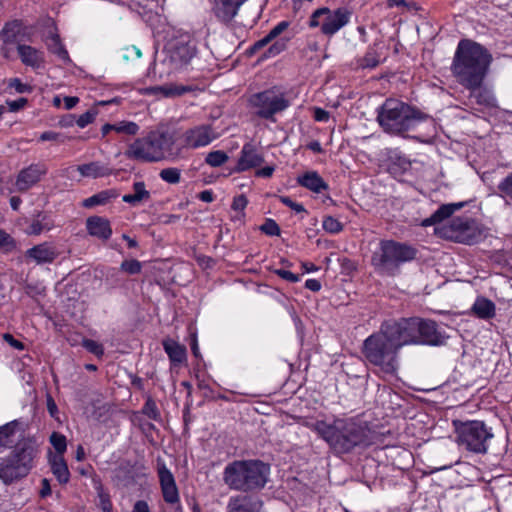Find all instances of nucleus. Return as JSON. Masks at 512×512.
Returning a JSON list of instances; mask_svg holds the SVG:
<instances>
[{"mask_svg":"<svg viewBox=\"0 0 512 512\" xmlns=\"http://www.w3.org/2000/svg\"><path fill=\"white\" fill-rule=\"evenodd\" d=\"M18 425L19 422L14 420L3 426H0V451L12 446L14 442L13 437Z\"/></svg>","mask_w":512,"mask_h":512,"instance_id":"nucleus-38","label":"nucleus"},{"mask_svg":"<svg viewBox=\"0 0 512 512\" xmlns=\"http://www.w3.org/2000/svg\"><path fill=\"white\" fill-rule=\"evenodd\" d=\"M325 13H329V8L327 7H322V8H318L316 9L311 17H310V20H309V26L311 28H315V27H318L320 26V24H322V22H320V18L321 17H324L325 16Z\"/></svg>","mask_w":512,"mask_h":512,"instance_id":"nucleus-52","label":"nucleus"},{"mask_svg":"<svg viewBox=\"0 0 512 512\" xmlns=\"http://www.w3.org/2000/svg\"><path fill=\"white\" fill-rule=\"evenodd\" d=\"M297 183L315 193H320L321 191L328 189V184L316 171H309L304 173L302 176H299L297 178Z\"/></svg>","mask_w":512,"mask_h":512,"instance_id":"nucleus-27","label":"nucleus"},{"mask_svg":"<svg viewBox=\"0 0 512 512\" xmlns=\"http://www.w3.org/2000/svg\"><path fill=\"white\" fill-rule=\"evenodd\" d=\"M51 470L61 484H66L70 478L68 466L60 455H54L51 460Z\"/></svg>","mask_w":512,"mask_h":512,"instance_id":"nucleus-33","label":"nucleus"},{"mask_svg":"<svg viewBox=\"0 0 512 512\" xmlns=\"http://www.w3.org/2000/svg\"><path fill=\"white\" fill-rule=\"evenodd\" d=\"M320 428L323 440L337 454L350 453L355 448H367L379 440V434L368 423L356 417L335 418L329 426Z\"/></svg>","mask_w":512,"mask_h":512,"instance_id":"nucleus-2","label":"nucleus"},{"mask_svg":"<svg viewBox=\"0 0 512 512\" xmlns=\"http://www.w3.org/2000/svg\"><path fill=\"white\" fill-rule=\"evenodd\" d=\"M289 26V22L281 21L275 27H273L267 36L272 40L278 37L282 32H284Z\"/></svg>","mask_w":512,"mask_h":512,"instance_id":"nucleus-60","label":"nucleus"},{"mask_svg":"<svg viewBox=\"0 0 512 512\" xmlns=\"http://www.w3.org/2000/svg\"><path fill=\"white\" fill-rule=\"evenodd\" d=\"M157 472L164 501L170 505H178L180 509V496L175 478L165 463H158Z\"/></svg>","mask_w":512,"mask_h":512,"instance_id":"nucleus-14","label":"nucleus"},{"mask_svg":"<svg viewBox=\"0 0 512 512\" xmlns=\"http://www.w3.org/2000/svg\"><path fill=\"white\" fill-rule=\"evenodd\" d=\"M439 234L449 240L463 244H474L482 238L479 224L469 217L453 218L448 225L438 229Z\"/></svg>","mask_w":512,"mask_h":512,"instance_id":"nucleus-10","label":"nucleus"},{"mask_svg":"<svg viewBox=\"0 0 512 512\" xmlns=\"http://www.w3.org/2000/svg\"><path fill=\"white\" fill-rule=\"evenodd\" d=\"M139 129V125L132 121H120L115 123V132L118 134L134 136L138 134Z\"/></svg>","mask_w":512,"mask_h":512,"instance_id":"nucleus-43","label":"nucleus"},{"mask_svg":"<svg viewBox=\"0 0 512 512\" xmlns=\"http://www.w3.org/2000/svg\"><path fill=\"white\" fill-rule=\"evenodd\" d=\"M86 228L91 236L103 241H107L112 235L109 220L101 216L89 217L86 220Z\"/></svg>","mask_w":512,"mask_h":512,"instance_id":"nucleus-23","label":"nucleus"},{"mask_svg":"<svg viewBox=\"0 0 512 512\" xmlns=\"http://www.w3.org/2000/svg\"><path fill=\"white\" fill-rule=\"evenodd\" d=\"M382 325L399 350L406 345H418V317L387 320Z\"/></svg>","mask_w":512,"mask_h":512,"instance_id":"nucleus-11","label":"nucleus"},{"mask_svg":"<svg viewBox=\"0 0 512 512\" xmlns=\"http://www.w3.org/2000/svg\"><path fill=\"white\" fill-rule=\"evenodd\" d=\"M492 62V55L481 44L463 39L456 48L451 71L457 82L475 92L480 88Z\"/></svg>","mask_w":512,"mask_h":512,"instance_id":"nucleus-1","label":"nucleus"},{"mask_svg":"<svg viewBox=\"0 0 512 512\" xmlns=\"http://www.w3.org/2000/svg\"><path fill=\"white\" fill-rule=\"evenodd\" d=\"M82 346L87 351H89L90 353H92L98 357H100L104 354L103 346L100 343H98L92 339H83Z\"/></svg>","mask_w":512,"mask_h":512,"instance_id":"nucleus-49","label":"nucleus"},{"mask_svg":"<svg viewBox=\"0 0 512 512\" xmlns=\"http://www.w3.org/2000/svg\"><path fill=\"white\" fill-rule=\"evenodd\" d=\"M279 200L284 205L288 206L292 210H294L296 213H307L306 209L301 203L294 202L290 197L288 196H279Z\"/></svg>","mask_w":512,"mask_h":512,"instance_id":"nucleus-54","label":"nucleus"},{"mask_svg":"<svg viewBox=\"0 0 512 512\" xmlns=\"http://www.w3.org/2000/svg\"><path fill=\"white\" fill-rule=\"evenodd\" d=\"M59 254L54 244L43 242L26 250L25 259L27 262H32L36 265L51 264L57 259Z\"/></svg>","mask_w":512,"mask_h":512,"instance_id":"nucleus-19","label":"nucleus"},{"mask_svg":"<svg viewBox=\"0 0 512 512\" xmlns=\"http://www.w3.org/2000/svg\"><path fill=\"white\" fill-rule=\"evenodd\" d=\"M66 138L67 137H65L64 135H62L60 133H57L54 131H45L40 135L39 140L40 141H58L60 143H64Z\"/></svg>","mask_w":512,"mask_h":512,"instance_id":"nucleus-56","label":"nucleus"},{"mask_svg":"<svg viewBox=\"0 0 512 512\" xmlns=\"http://www.w3.org/2000/svg\"><path fill=\"white\" fill-rule=\"evenodd\" d=\"M418 325V345L441 346L446 343L448 337L438 330L435 321L418 317Z\"/></svg>","mask_w":512,"mask_h":512,"instance_id":"nucleus-15","label":"nucleus"},{"mask_svg":"<svg viewBox=\"0 0 512 512\" xmlns=\"http://www.w3.org/2000/svg\"><path fill=\"white\" fill-rule=\"evenodd\" d=\"M286 49V41L284 39H280L275 41L272 45L269 46V48L263 53V55L260 57L261 60L275 57L279 55L281 52H283Z\"/></svg>","mask_w":512,"mask_h":512,"instance_id":"nucleus-46","label":"nucleus"},{"mask_svg":"<svg viewBox=\"0 0 512 512\" xmlns=\"http://www.w3.org/2000/svg\"><path fill=\"white\" fill-rule=\"evenodd\" d=\"M351 11L345 7L330 10L325 13L324 20L321 24V32L326 36H333L341 28L347 25L351 18Z\"/></svg>","mask_w":512,"mask_h":512,"instance_id":"nucleus-17","label":"nucleus"},{"mask_svg":"<svg viewBox=\"0 0 512 512\" xmlns=\"http://www.w3.org/2000/svg\"><path fill=\"white\" fill-rule=\"evenodd\" d=\"M27 102L26 98L21 97L17 100H8L6 103L11 112H17L24 108Z\"/></svg>","mask_w":512,"mask_h":512,"instance_id":"nucleus-62","label":"nucleus"},{"mask_svg":"<svg viewBox=\"0 0 512 512\" xmlns=\"http://www.w3.org/2000/svg\"><path fill=\"white\" fill-rule=\"evenodd\" d=\"M147 94L150 95H159L161 94L163 97H176L181 96L187 92L192 91L190 86L178 85V84H165L161 86H151L146 89Z\"/></svg>","mask_w":512,"mask_h":512,"instance_id":"nucleus-28","label":"nucleus"},{"mask_svg":"<svg viewBox=\"0 0 512 512\" xmlns=\"http://www.w3.org/2000/svg\"><path fill=\"white\" fill-rule=\"evenodd\" d=\"M274 273L276 275H278L279 277H281L282 279L288 281V282H291V283H296L300 280V276L297 275V274H294L288 270H285V269H276L274 271Z\"/></svg>","mask_w":512,"mask_h":512,"instance_id":"nucleus-59","label":"nucleus"},{"mask_svg":"<svg viewBox=\"0 0 512 512\" xmlns=\"http://www.w3.org/2000/svg\"><path fill=\"white\" fill-rule=\"evenodd\" d=\"M399 351L382 324L377 332L364 340L361 348L366 361L387 375L396 374L399 368Z\"/></svg>","mask_w":512,"mask_h":512,"instance_id":"nucleus-5","label":"nucleus"},{"mask_svg":"<svg viewBox=\"0 0 512 512\" xmlns=\"http://www.w3.org/2000/svg\"><path fill=\"white\" fill-rule=\"evenodd\" d=\"M380 63L379 54L373 47H369L365 55L358 60V66L361 68H375Z\"/></svg>","mask_w":512,"mask_h":512,"instance_id":"nucleus-41","label":"nucleus"},{"mask_svg":"<svg viewBox=\"0 0 512 512\" xmlns=\"http://www.w3.org/2000/svg\"><path fill=\"white\" fill-rule=\"evenodd\" d=\"M142 265L136 260H125L121 264V269L130 275L138 274L141 272Z\"/></svg>","mask_w":512,"mask_h":512,"instance_id":"nucleus-50","label":"nucleus"},{"mask_svg":"<svg viewBox=\"0 0 512 512\" xmlns=\"http://www.w3.org/2000/svg\"><path fill=\"white\" fill-rule=\"evenodd\" d=\"M180 175V170L178 168H165L159 173L160 178L170 184L179 183Z\"/></svg>","mask_w":512,"mask_h":512,"instance_id":"nucleus-48","label":"nucleus"},{"mask_svg":"<svg viewBox=\"0 0 512 512\" xmlns=\"http://www.w3.org/2000/svg\"><path fill=\"white\" fill-rule=\"evenodd\" d=\"M51 222L44 213H39L29 226V234L39 235L51 229Z\"/></svg>","mask_w":512,"mask_h":512,"instance_id":"nucleus-40","label":"nucleus"},{"mask_svg":"<svg viewBox=\"0 0 512 512\" xmlns=\"http://www.w3.org/2000/svg\"><path fill=\"white\" fill-rule=\"evenodd\" d=\"M260 497L251 494H238L229 498L226 512H265Z\"/></svg>","mask_w":512,"mask_h":512,"instance_id":"nucleus-18","label":"nucleus"},{"mask_svg":"<svg viewBox=\"0 0 512 512\" xmlns=\"http://www.w3.org/2000/svg\"><path fill=\"white\" fill-rule=\"evenodd\" d=\"M8 86L10 88H14L18 93H26L31 91V87L28 84L22 83L19 78L10 79Z\"/></svg>","mask_w":512,"mask_h":512,"instance_id":"nucleus-58","label":"nucleus"},{"mask_svg":"<svg viewBox=\"0 0 512 512\" xmlns=\"http://www.w3.org/2000/svg\"><path fill=\"white\" fill-rule=\"evenodd\" d=\"M263 161V157L257 153L255 147L250 143H246L242 147L241 155L238 159L235 171H246L248 169L261 165Z\"/></svg>","mask_w":512,"mask_h":512,"instance_id":"nucleus-22","label":"nucleus"},{"mask_svg":"<svg viewBox=\"0 0 512 512\" xmlns=\"http://www.w3.org/2000/svg\"><path fill=\"white\" fill-rule=\"evenodd\" d=\"M497 195L507 204L512 203V171L497 184Z\"/></svg>","mask_w":512,"mask_h":512,"instance_id":"nucleus-39","label":"nucleus"},{"mask_svg":"<svg viewBox=\"0 0 512 512\" xmlns=\"http://www.w3.org/2000/svg\"><path fill=\"white\" fill-rule=\"evenodd\" d=\"M428 115L399 99L388 98L377 109V122L382 130L393 136H405Z\"/></svg>","mask_w":512,"mask_h":512,"instance_id":"nucleus-4","label":"nucleus"},{"mask_svg":"<svg viewBox=\"0 0 512 512\" xmlns=\"http://www.w3.org/2000/svg\"><path fill=\"white\" fill-rule=\"evenodd\" d=\"M21 61L28 66H38L41 61L40 52L29 45L19 44L17 47Z\"/></svg>","mask_w":512,"mask_h":512,"instance_id":"nucleus-36","label":"nucleus"},{"mask_svg":"<svg viewBox=\"0 0 512 512\" xmlns=\"http://www.w3.org/2000/svg\"><path fill=\"white\" fill-rule=\"evenodd\" d=\"M118 197V193L114 189L103 190L97 194L92 195L89 198H86L83 201V206L86 208H91L96 205H104L108 203L111 199H115Z\"/></svg>","mask_w":512,"mask_h":512,"instance_id":"nucleus-37","label":"nucleus"},{"mask_svg":"<svg viewBox=\"0 0 512 512\" xmlns=\"http://www.w3.org/2000/svg\"><path fill=\"white\" fill-rule=\"evenodd\" d=\"M271 42V39L266 35L262 39L256 41L249 49L248 54L253 55Z\"/></svg>","mask_w":512,"mask_h":512,"instance_id":"nucleus-61","label":"nucleus"},{"mask_svg":"<svg viewBox=\"0 0 512 512\" xmlns=\"http://www.w3.org/2000/svg\"><path fill=\"white\" fill-rule=\"evenodd\" d=\"M47 173L45 164H31L27 168L22 169L17 177L16 186L19 191H26L33 185L38 183L43 175Z\"/></svg>","mask_w":512,"mask_h":512,"instance_id":"nucleus-20","label":"nucleus"},{"mask_svg":"<svg viewBox=\"0 0 512 512\" xmlns=\"http://www.w3.org/2000/svg\"><path fill=\"white\" fill-rule=\"evenodd\" d=\"M22 30V22L13 20L5 24L0 32V37L4 44H12L17 41V37Z\"/></svg>","mask_w":512,"mask_h":512,"instance_id":"nucleus-35","label":"nucleus"},{"mask_svg":"<svg viewBox=\"0 0 512 512\" xmlns=\"http://www.w3.org/2000/svg\"><path fill=\"white\" fill-rule=\"evenodd\" d=\"M228 155L222 150L209 152L205 158V162L211 167H220L228 161Z\"/></svg>","mask_w":512,"mask_h":512,"instance_id":"nucleus-42","label":"nucleus"},{"mask_svg":"<svg viewBox=\"0 0 512 512\" xmlns=\"http://www.w3.org/2000/svg\"><path fill=\"white\" fill-rule=\"evenodd\" d=\"M248 204V200L244 195H239L233 199L232 209L235 211H243Z\"/></svg>","mask_w":512,"mask_h":512,"instance_id":"nucleus-63","label":"nucleus"},{"mask_svg":"<svg viewBox=\"0 0 512 512\" xmlns=\"http://www.w3.org/2000/svg\"><path fill=\"white\" fill-rule=\"evenodd\" d=\"M196 53L195 42L190 36H182L168 44L165 61L172 69H182L190 64Z\"/></svg>","mask_w":512,"mask_h":512,"instance_id":"nucleus-12","label":"nucleus"},{"mask_svg":"<svg viewBox=\"0 0 512 512\" xmlns=\"http://www.w3.org/2000/svg\"><path fill=\"white\" fill-rule=\"evenodd\" d=\"M50 443L56 450V455L63 456L67 448L66 437L58 432H53L50 436Z\"/></svg>","mask_w":512,"mask_h":512,"instance_id":"nucleus-45","label":"nucleus"},{"mask_svg":"<svg viewBox=\"0 0 512 512\" xmlns=\"http://www.w3.org/2000/svg\"><path fill=\"white\" fill-rule=\"evenodd\" d=\"M162 345L171 363L177 365L186 360L187 354L184 345H181L170 338L163 340Z\"/></svg>","mask_w":512,"mask_h":512,"instance_id":"nucleus-29","label":"nucleus"},{"mask_svg":"<svg viewBox=\"0 0 512 512\" xmlns=\"http://www.w3.org/2000/svg\"><path fill=\"white\" fill-rule=\"evenodd\" d=\"M36 450L31 445H23L0 460V479L5 484L25 477L32 468Z\"/></svg>","mask_w":512,"mask_h":512,"instance_id":"nucleus-9","label":"nucleus"},{"mask_svg":"<svg viewBox=\"0 0 512 512\" xmlns=\"http://www.w3.org/2000/svg\"><path fill=\"white\" fill-rule=\"evenodd\" d=\"M453 426L456 433L457 444L465 450L475 454H486L489 443L494 437L492 428L483 421L454 420Z\"/></svg>","mask_w":512,"mask_h":512,"instance_id":"nucleus-7","label":"nucleus"},{"mask_svg":"<svg viewBox=\"0 0 512 512\" xmlns=\"http://www.w3.org/2000/svg\"><path fill=\"white\" fill-rule=\"evenodd\" d=\"M96 115H97V111L96 110H88L87 112H85L84 114L79 116V118L76 120V124L80 128H84L88 124H90V123H92L94 121Z\"/></svg>","mask_w":512,"mask_h":512,"instance_id":"nucleus-53","label":"nucleus"},{"mask_svg":"<svg viewBox=\"0 0 512 512\" xmlns=\"http://www.w3.org/2000/svg\"><path fill=\"white\" fill-rule=\"evenodd\" d=\"M184 143L188 148H200L209 145L218 135L211 125L201 124L185 131Z\"/></svg>","mask_w":512,"mask_h":512,"instance_id":"nucleus-16","label":"nucleus"},{"mask_svg":"<svg viewBox=\"0 0 512 512\" xmlns=\"http://www.w3.org/2000/svg\"><path fill=\"white\" fill-rule=\"evenodd\" d=\"M330 422L323 421V420H315V421H306L305 426L311 429L312 431H315L321 439H323V434L320 431V428L323 429V426H329ZM326 428H324L325 430Z\"/></svg>","mask_w":512,"mask_h":512,"instance_id":"nucleus-57","label":"nucleus"},{"mask_svg":"<svg viewBox=\"0 0 512 512\" xmlns=\"http://www.w3.org/2000/svg\"><path fill=\"white\" fill-rule=\"evenodd\" d=\"M159 160H163L167 152H170L175 143L174 137L169 132H150Z\"/></svg>","mask_w":512,"mask_h":512,"instance_id":"nucleus-26","label":"nucleus"},{"mask_svg":"<svg viewBox=\"0 0 512 512\" xmlns=\"http://www.w3.org/2000/svg\"><path fill=\"white\" fill-rule=\"evenodd\" d=\"M248 103L259 118L275 122V115L287 110L291 106V99L283 88L273 86L252 94Z\"/></svg>","mask_w":512,"mask_h":512,"instance_id":"nucleus-8","label":"nucleus"},{"mask_svg":"<svg viewBox=\"0 0 512 512\" xmlns=\"http://www.w3.org/2000/svg\"><path fill=\"white\" fill-rule=\"evenodd\" d=\"M269 476V464L258 459H245L228 463L222 480L229 489L248 494L264 489Z\"/></svg>","mask_w":512,"mask_h":512,"instance_id":"nucleus-3","label":"nucleus"},{"mask_svg":"<svg viewBox=\"0 0 512 512\" xmlns=\"http://www.w3.org/2000/svg\"><path fill=\"white\" fill-rule=\"evenodd\" d=\"M143 413L146 414L150 419L157 420L160 416L156 404L151 399L147 400L144 407Z\"/></svg>","mask_w":512,"mask_h":512,"instance_id":"nucleus-55","label":"nucleus"},{"mask_svg":"<svg viewBox=\"0 0 512 512\" xmlns=\"http://www.w3.org/2000/svg\"><path fill=\"white\" fill-rule=\"evenodd\" d=\"M416 255L417 250L407 243L382 240L372 254L371 264L378 274L395 276L400 266L414 260Z\"/></svg>","mask_w":512,"mask_h":512,"instance_id":"nucleus-6","label":"nucleus"},{"mask_svg":"<svg viewBox=\"0 0 512 512\" xmlns=\"http://www.w3.org/2000/svg\"><path fill=\"white\" fill-rule=\"evenodd\" d=\"M322 227L331 234H337L343 230V224L332 216L324 217Z\"/></svg>","mask_w":512,"mask_h":512,"instance_id":"nucleus-47","label":"nucleus"},{"mask_svg":"<svg viewBox=\"0 0 512 512\" xmlns=\"http://www.w3.org/2000/svg\"><path fill=\"white\" fill-rule=\"evenodd\" d=\"M133 191L132 194H125L122 197V201L136 206L150 198V192L146 189V185L143 181L135 182L133 184Z\"/></svg>","mask_w":512,"mask_h":512,"instance_id":"nucleus-31","label":"nucleus"},{"mask_svg":"<svg viewBox=\"0 0 512 512\" xmlns=\"http://www.w3.org/2000/svg\"><path fill=\"white\" fill-rule=\"evenodd\" d=\"M46 45H47L48 50L52 54L56 55L58 57V59H60L61 61L65 62V63H68L71 61L68 51L62 44L58 34H56V33L51 34L46 40Z\"/></svg>","mask_w":512,"mask_h":512,"instance_id":"nucleus-34","label":"nucleus"},{"mask_svg":"<svg viewBox=\"0 0 512 512\" xmlns=\"http://www.w3.org/2000/svg\"><path fill=\"white\" fill-rule=\"evenodd\" d=\"M473 314H475L478 318L481 319H491L495 316V304L484 297H478L472 308Z\"/></svg>","mask_w":512,"mask_h":512,"instance_id":"nucleus-30","label":"nucleus"},{"mask_svg":"<svg viewBox=\"0 0 512 512\" xmlns=\"http://www.w3.org/2000/svg\"><path fill=\"white\" fill-rule=\"evenodd\" d=\"M124 155L131 160L140 162H159L153 140L150 133L143 138H137L131 143Z\"/></svg>","mask_w":512,"mask_h":512,"instance_id":"nucleus-13","label":"nucleus"},{"mask_svg":"<svg viewBox=\"0 0 512 512\" xmlns=\"http://www.w3.org/2000/svg\"><path fill=\"white\" fill-rule=\"evenodd\" d=\"M261 231L269 236L280 235V227L273 219H266L265 223L261 226Z\"/></svg>","mask_w":512,"mask_h":512,"instance_id":"nucleus-51","label":"nucleus"},{"mask_svg":"<svg viewBox=\"0 0 512 512\" xmlns=\"http://www.w3.org/2000/svg\"><path fill=\"white\" fill-rule=\"evenodd\" d=\"M83 177L98 178L109 174V168L100 162H90L77 167Z\"/></svg>","mask_w":512,"mask_h":512,"instance_id":"nucleus-32","label":"nucleus"},{"mask_svg":"<svg viewBox=\"0 0 512 512\" xmlns=\"http://www.w3.org/2000/svg\"><path fill=\"white\" fill-rule=\"evenodd\" d=\"M16 247L17 243L15 239L10 234L0 229V251L10 253L14 251Z\"/></svg>","mask_w":512,"mask_h":512,"instance_id":"nucleus-44","label":"nucleus"},{"mask_svg":"<svg viewBox=\"0 0 512 512\" xmlns=\"http://www.w3.org/2000/svg\"><path fill=\"white\" fill-rule=\"evenodd\" d=\"M464 205V202L442 204L431 216L422 220L421 226L428 227L441 223L464 207Z\"/></svg>","mask_w":512,"mask_h":512,"instance_id":"nucleus-24","label":"nucleus"},{"mask_svg":"<svg viewBox=\"0 0 512 512\" xmlns=\"http://www.w3.org/2000/svg\"><path fill=\"white\" fill-rule=\"evenodd\" d=\"M3 339L5 340V342H7L11 347H13V348H14V349H16V350H20V351H22V350H24V348H25L24 344H23L21 341H19V340L15 339V338H14L11 334H9V333H5V334L3 335Z\"/></svg>","mask_w":512,"mask_h":512,"instance_id":"nucleus-64","label":"nucleus"},{"mask_svg":"<svg viewBox=\"0 0 512 512\" xmlns=\"http://www.w3.org/2000/svg\"><path fill=\"white\" fill-rule=\"evenodd\" d=\"M114 478L118 484L127 487L136 482L135 464L130 460H123L114 471Z\"/></svg>","mask_w":512,"mask_h":512,"instance_id":"nucleus-25","label":"nucleus"},{"mask_svg":"<svg viewBox=\"0 0 512 512\" xmlns=\"http://www.w3.org/2000/svg\"><path fill=\"white\" fill-rule=\"evenodd\" d=\"M247 0H214L212 11L222 23H230Z\"/></svg>","mask_w":512,"mask_h":512,"instance_id":"nucleus-21","label":"nucleus"}]
</instances>
